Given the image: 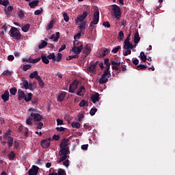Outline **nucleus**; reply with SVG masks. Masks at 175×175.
I'll use <instances>...</instances> for the list:
<instances>
[{
	"label": "nucleus",
	"mask_w": 175,
	"mask_h": 175,
	"mask_svg": "<svg viewBox=\"0 0 175 175\" xmlns=\"http://www.w3.org/2000/svg\"><path fill=\"white\" fill-rule=\"evenodd\" d=\"M70 153V149L69 148H60V150H59V156L61 157L59 159V160L57 161V163H61L62 161L68 159V154Z\"/></svg>",
	"instance_id": "f257e3e1"
},
{
	"label": "nucleus",
	"mask_w": 175,
	"mask_h": 175,
	"mask_svg": "<svg viewBox=\"0 0 175 175\" xmlns=\"http://www.w3.org/2000/svg\"><path fill=\"white\" fill-rule=\"evenodd\" d=\"M10 36L13 39L16 40H19L22 39V34L18 28L14 27V26H11V29L10 31Z\"/></svg>",
	"instance_id": "f03ea898"
},
{
	"label": "nucleus",
	"mask_w": 175,
	"mask_h": 175,
	"mask_svg": "<svg viewBox=\"0 0 175 175\" xmlns=\"http://www.w3.org/2000/svg\"><path fill=\"white\" fill-rule=\"evenodd\" d=\"M110 77H111L110 72H107V71L104 70L101 77L100 78L99 83H100V84L106 83L108 81L109 78Z\"/></svg>",
	"instance_id": "7ed1b4c3"
},
{
	"label": "nucleus",
	"mask_w": 175,
	"mask_h": 175,
	"mask_svg": "<svg viewBox=\"0 0 175 175\" xmlns=\"http://www.w3.org/2000/svg\"><path fill=\"white\" fill-rule=\"evenodd\" d=\"M112 10L113 11L115 17L118 20H120L122 16L120 7L117 5H112Z\"/></svg>",
	"instance_id": "20e7f679"
},
{
	"label": "nucleus",
	"mask_w": 175,
	"mask_h": 175,
	"mask_svg": "<svg viewBox=\"0 0 175 175\" xmlns=\"http://www.w3.org/2000/svg\"><path fill=\"white\" fill-rule=\"evenodd\" d=\"M40 145L44 148H48L50 147L51 145V138L42 139L40 142Z\"/></svg>",
	"instance_id": "39448f33"
},
{
	"label": "nucleus",
	"mask_w": 175,
	"mask_h": 175,
	"mask_svg": "<svg viewBox=\"0 0 175 175\" xmlns=\"http://www.w3.org/2000/svg\"><path fill=\"white\" fill-rule=\"evenodd\" d=\"M100 19V12L99 10H96L93 14V23H94V25L98 23Z\"/></svg>",
	"instance_id": "423d86ee"
},
{
	"label": "nucleus",
	"mask_w": 175,
	"mask_h": 175,
	"mask_svg": "<svg viewBox=\"0 0 175 175\" xmlns=\"http://www.w3.org/2000/svg\"><path fill=\"white\" fill-rule=\"evenodd\" d=\"M31 116L33 117V120L35 122H40L42 120H43V116L40 115V113H31Z\"/></svg>",
	"instance_id": "0eeeda50"
},
{
	"label": "nucleus",
	"mask_w": 175,
	"mask_h": 175,
	"mask_svg": "<svg viewBox=\"0 0 175 175\" xmlns=\"http://www.w3.org/2000/svg\"><path fill=\"white\" fill-rule=\"evenodd\" d=\"M83 49V45L80 44L77 47H72L71 51H73V53L77 55H79Z\"/></svg>",
	"instance_id": "6e6552de"
},
{
	"label": "nucleus",
	"mask_w": 175,
	"mask_h": 175,
	"mask_svg": "<svg viewBox=\"0 0 175 175\" xmlns=\"http://www.w3.org/2000/svg\"><path fill=\"white\" fill-rule=\"evenodd\" d=\"M91 53V46L89 44H86L84 48H83V53L85 54L84 58L88 56Z\"/></svg>",
	"instance_id": "1a4fd4ad"
},
{
	"label": "nucleus",
	"mask_w": 175,
	"mask_h": 175,
	"mask_svg": "<svg viewBox=\"0 0 175 175\" xmlns=\"http://www.w3.org/2000/svg\"><path fill=\"white\" fill-rule=\"evenodd\" d=\"M39 167L36 165H33L31 169L29 170V175H38Z\"/></svg>",
	"instance_id": "9d476101"
},
{
	"label": "nucleus",
	"mask_w": 175,
	"mask_h": 175,
	"mask_svg": "<svg viewBox=\"0 0 175 175\" xmlns=\"http://www.w3.org/2000/svg\"><path fill=\"white\" fill-rule=\"evenodd\" d=\"M69 142V139L64 138L62 140L61 143L59 144V148H69L68 146Z\"/></svg>",
	"instance_id": "9b49d317"
},
{
	"label": "nucleus",
	"mask_w": 175,
	"mask_h": 175,
	"mask_svg": "<svg viewBox=\"0 0 175 175\" xmlns=\"http://www.w3.org/2000/svg\"><path fill=\"white\" fill-rule=\"evenodd\" d=\"M9 95H10V94H9V91L8 90H5L4 92V94H3L1 95V99L3 100V103L8 102V100L10 99Z\"/></svg>",
	"instance_id": "f8f14e48"
},
{
	"label": "nucleus",
	"mask_w": 175,
	"mask_h": 175,
	"mask_svg": "<svg viewBox=\"0 0 175 175\" xmlns=\"http://www.w3.org/2000/svg\"><path fill=\"white\" fill-rule=\"evenodd\" d=\"M60 38V33L59 31H57V33L55 34H53L49 37V39L53 40L55 42H57L59 38Z\"/></svg>",
	"instance_id": "ddd939ff"
},
{
	"label": "nucleus",
	"mask_w": 175,
	"mask_h": 175,
	"mask_svg": "<svg viewBox=\"0 0 175 175\" xmlns=\"http://www.w3.org/2000/svg\"><path fill=\"white\" fill-rule=\"evenodd\" d=\"M66 92H62V93L57 97V102L62 103L66 96Z\"/></svg>",
	"instance_id": "4468645a"
},
{
	"label": "nucleus",
	"mask_w": 175,
	"mask_h": 175,
	"mask_svg": "<svg viewBox=\"0 0 175 175\" xmlns=\"http://www.w3.org/2000/svg\"><path fill=\"white\" fill-rule=\"evenodd\" d=\"M18 99L19 100H21L22 99H25V94L24 93V91L23 90H22L21 89H19L18 90Z\"/></svg>",
	"instance_id": "2eb2a0df"
},
{
	"label": "nucleus",
	"mask_w": 175,
	"mask_h": 175,
	"mask_svg": "<svg viewBox=\"0 0 175 175\" xmlns=\"http://www.w3.org/2000/svg\"><path fill=\"white\" fill-rule=\"evenodd\" d=\"M104 64L106 65V69L105 70V72H110V63H109V59L105 58L104 60Z\"/></svg>",
	"instance_id": "dca6fc26"
},
{
	"label": "nucleus",
	"mask_w": 175,
	"mask_h": 175,
	"mask_svg": "<svg viewBox=\"0 0 175 175\" xmlns=\"http://www.w3.org/2000/svg\"><path fill=\"white\" fill-rule=\"evenodd\" d=\"M87 70L92 73H95L96 71V67L94 66V64L92 63L90 66L88 68Z\"/></svg>",
	"instance_id": "f3484780"
},
{
	"label": "nucleus",
	"mask_w": 175,
	"mask_h": 175,
	"mask_svg": "<svg viewBox=\"0 0 175 175\" xmlns=\"http://www.w3.org/2000/svg\"><path fill=\"white\" fill-rule=\"evenodd\" d=\"M99 96L100 95L98 93L93 94V96L91 97V100H92L93 103L99 102Z\"/></svg>",
	"instance_id": "a211bd4d"
},
{
	"label": "nucleus",
	"mask_w": 175,
	"mask_h": 175,
	"mask_svg": "<svg viewBox=\"0 0 175 175\" xmlns=\"http://www.w3.org/2000/svg\"><path fill=\"white\" fill-rule=\"evenodd\" d=\"M77 88V84L75 83H72L69 86V92L75 93V90Z\"/></svg>",
	"instance_id": "6ab92c4d"
},
{
	"label": "nucleus",
	"mask_w": 175,
	"mask_h": 175,
	"mask_svg": "<svg viewBox=\"0 0 175 175\" xmlns=\"http://www.w3.org/2000/svg\"><path fill=\"white\" fill-rule=\"evenodd\" d=\"M85 86L82 85L79 89H78L77 92V95L78 96H83V94L81 93H85Z\"/></svg>",
	"instance_id": "aec40b11"
},
{
	"label": "nucleus",
	"mask_w": 175,
	"mask_h": 175,
	"mask_svg": "<svg viewBox=\"0 0 175 175\" xmlns=\"http://www.w3.org/2000/svg\"><path fill=\"white\" fill-rule=\"evenodd\" d=\"M38 3H39V1L36 0V1H33L31 2H29V5L30 6L31 9H33V8H36V7L38 5Z\"/></svg>",
	"instance_id": "412c9836"
},
{
	"label": "nucleus",
	"mask_w": 175,
	"mask_h": 175,
	"mask_svg": "<svg viewBox=\"0 0 175 175\" xmlns=\"http://www.w3.org/2000/svg\"><path fill=\"white\" fill-rule=\"evenodd\" d=\"M140 42V36L139 33V31H137V33L134 36V43L135 44H137Z\"/></svg>",
	"instance_id": "4be33fe9"
},
{
	"label": "nucleus",
	"mask_w": 175,
	"mask_h": 175,
	"mask_svg": "<svg viewBox=\"0 0 175 175\" xmlns=\"http://www.w3.org/2000/svg\"><path fill=\"white\" fill-rule=\"evenodd\" d=\"M123 48L124 49L129 50V49H133V44L130 42H127L126 44H124Z\"/></svg>",
	"instance_id": "5701e85b"
},
{
	"label": "nucleus",
	"mask_w": 175,
	"mask_h": 175,
	"mask_svg": "<svg viewBox=\"0 0 175 175\" xmlns=\"http://www.w3.org/2000/svg\"><path fill=\"white\" fill-rule=\"evenodd\" d=\"M29 77H30V79L35 78L36 80H38V78L40 77V75H38V71H34V72L30 73Z\"/></svg>",
	"instance_id": "b1692460"
},
{
	"label": "nucleus",
	"mask_w": 175,
	"mask_h": 175,
	"mask_svg": "<svg viewBox=\"0 0 175 175\" xmlns=\"http://www.w3.org/2000/svg\"><path fill=\"white\" fill-rule=\"evenodd\" d=\"M88 105L89 103L85 100H82L79 104V107H84V106H86V107H88Z\"/></svg>",
	"instance_id": "393cba45"
},
{
	"label": "nucleus",
	"mask_w": 175,
	"mask_h": 175,
	"mask_svg": "<svg viewBox=\"0 0 175 175\" xmlns=\"http://www.w3.org/2000/svg\"><path fill=\"white\" fill-rule=\"evenodd\" d=\"M14 143V138L12 137V136H8L7 144H8V147L11 148L12 147Z\"/></svg>",
	"instance_id": "a878e982"
},
{
	"label": "nucleus",
	"mask_w": 175,
	"mask_h": 175,
	"mask_svg": "<svg viewBox=\"0 0 175 175\" xmlns=\"http://www.w3.org/2000/svg\"><path fill=\"white\" fill-rule=\"evenodd\" d=\"M30 28V25L29 23L25 24L24 26H23V27L21 28L22 31L23 32H28L29 29Z\"/></svg>",
	"instance_id": "bb28decb"
},
{
	"label": "nucleus",
	"mask_w": 175,
	"mask_h": 175,
	"mask_svg": "<svg viewBox=\"0 0 175 175\" xmlns=\"http://www.w3.org/2000/svg\"><path fill=\"white\" fill-rule=\"evenodd\" d=\"M86 25H87V22L83 21L79 26V29H80L81 31H83L85 29Z\"/></svg>",
	"instance_id": "cd10ccee"
},
{
	"label": "nucleus",
	"mask_w": 175,
	"mask_h": 175,
	"mask_svg": "<svg viewBox=\"0 0 175 175\" xmlns=\"http://www.w3.org/2000/svg\"><path fill=\"white\" fill-rule=\"evenodd\" d=\"M53 26H54V22L53 20H51L46 27V31H49L50 29H52Z\"/></svg>",
	"instance_id": "c85d7f7f"
},
{
	"label": "nucleus",
	"mask_w": 175,
	"mask_h": 175,
	"mask_svg": "<svg viewBox=\"0 0 175 175\" xmlns=\"http://www.w3.org/2000/svg\"><path fill=\"white\" fill-rule=\"evenodd\" d=\"M62 59V53H58L57 55V57L55 56V62H60Z\"/></svg>",
	"instance_id": "c756f323"
},
{
	"label": "nucleus",
	"mask_w": 175,
	"mask_h": 175,
	"mask_svg": "<svg viewBox=\"0 0 175 175\" xmlns=\"http://www.w3.org/2000/svg\"><path fill=\"white\" fill-rule=\"evenodd\" d=\"M38 83L39 84V86L41 88H43L44 87V83L43 82V80L42 79V78L40 77H38Z\"/></svg>",
	"instance_id": "7c9ffc66"
},
{
	"label": "nucleus",
	"mask_w": 175,
	"mask_h": 175,
	"mask_svg": "<svg viewBox=\"0 0 175 175\" xmlns=\"http://www.w3.org/2000/svg\"><path fill=\"white\" fill-rule=\"evenodd\" d=\"M33 94L31 93H29L27 94V96H25V100L26 103L30 102V100L32 99Z\"/></svg>",
	"instance_id": "2f4dec72"
},
{
	"label": "nucleus",
	"mask_w": 175,
	"mask_h": 175,
	"mask_svg": "<svg viewBox=\"0 0 175 175\" xmlns=\"http://www.w3.org/2000/svg\"><path fill=\"white\" fill-rule=\"evenodd\" d=\"M136 70H146L147 69V66H145L144 64H139L136 68Z\"/></svg>",
	"instance_id": "473e14b6"
},
{
	"label": "nucleus",
	"mask_w": 175,
	"mask_h": 175,
	"mask_svg": "<svg viewBox=\"0 0 175 175\" xmlns=\"http://www.w3.org/2000/svg\"><path fill=\"white\" fill-rule=\"evenodd\" d=\"M140 59L144 62H145L147 60V56L145 55L144 52L143 51L140 53Z\"/></svg>",
	"instance_id": "72a5a7b5"
},
{
	"label": "nucleus",
	"mask_w": 175,
	"mask_h": 175,
	"mask_svg": "<svg viewBox=\"0 0 175 175\" xmlns=\"http://www.w3.org/2000/svg\"><path fill=\"white\" fill-rule=\"evenodd\" d=\"M46 46H47V42L44 40L41 42V44H39L38 49H42L44 48H45Z\"/></svg>",
	"instance_id": "f704fd0d"
},
{
	"label": "nucleus",
	"mask_w": 175,
	"mask_h": 175,
	"mask_svg": "<svg viewBox=\"0 0 175 175\" xmlns=\"http://www.w3.org/2000/svg\"><path fill=\"white\" fill-rule=\"evenodd\" d=\"M71 126L73 128H77V129H79V128L81 127V124L77 122H72Z\"/></svg>",
	"instance_id": "c9c22d12"
},
{
	"label": "nucleus",
	"mask_w": 175,
	"mask_h": 175,
	"mask_svg": "<svg viewBox=\"0 0 175 175\" xmlns=\"http://www.w3.org/2000/svg\"><path fill=\"white\" fill-rule=\"evenodd\" d=\"M81 44H83L81 42L77 40L73 41V47H79Z\"/></svg>",
	"instance_id": "e433bc0d"
},
{
	"label": "nucleus",
	"mask_w": 175,
	"mask_h": 175,
	"mask_svg": "<svg viewBox=\"0 0 175 175\" xmlns=\"http://www.w3.org/2000/svg\"><path fill=\"white\" fill-rule=\"evenodd\" d=\"M16 157V153L14 151H11L10 153L8 154V159L10 160H14V158Z\"/></svg>",
	"instance_id": "4c0bfd02"
},
{
	"label": "nucleus",
	"mask_w": 175,
	"mask_h": 175,
	"mask_svg": "<svg viewBox=\"0 0 175 175\" xmlns=\"http://www.w3.org/2000/svg\"><path fill=\"white\" fill-rule=\"evenodd\" d=\"M41 60V57H37L36 59L31 58L30 64H38Z\"/></svg>",
	"instance_id": "58836bf2"
},
{
	"label": "nucleus",
	"mask_w": 175,
	"mask_h": 175,
	"mask_svg": "<svg viewBox=\"0 0 175 175\" xmlns=\"http://www.w3.org/2000/svg\"><path fill=\"white\" fill-rule=\"evenodd\" d=\"M41 59H42V61L44 62V64H49V58H47L46 56L42 55Z\"/></svg>",
	"instance_id": "ea45409f"
},
{
	"label": "nucleus",
	"mask_w": 175,
	"mask_h": 175,
	"mask_svg": "<svg viewBox=\"0 0 175 175\" xmlns=\"http://www.w3.org/2000/svg\"><path fill=\"white\" fill-rule=\"evenodd\" d=\"M49 59H52L54 62L55 61V53H49V55L47 57Z\"/></svg>",
	"instance_id": "a19ab883"
},
{
	"label": "nucleus",
	"mask_w": 175,
	"mask_h": 175,
	"mask_svg": "<svg viewBox=\"0 0 175 175\" xmlns=\"http://www.w3.org/2000/svg\"><path fill=\"white\" fill-rule=\"evenodd\" d=\"M3 76H5V77L12 76V72L9 71V70H5L3 72Z\"/></svg>",
	"instance_id": "79ce46f5"
},
{
	"label": "nucleus",
	"mask_w": 175,
	"mask_h": 175,
	"mask_svg": "<svg viewBox=\"0 0 175 175\" xmlns=\"http://www.w3.org/2000/svg\"><path fill=\"white\" fill-rule=\"evenodd\" d=\"M66 173V171L64 169L59 168L58 172L56 173V175H64Z\"/></svg>",
	"instance_id": "37998d69"
},
{
	"label": "nucleus",
	"mask_w": 175,
	"mask_h": 175,
	"mask_svg": "<svg viewBox=\"0 0 175 175\" xmlns=\"http://www.w3.org/2000/svg\"><path fill=\"white\" fill-rule=\"evenodd\" d=\"M0 5H3V6H8L9 5V1L8 0H0Z\"/></svg>",
	"instance_id": "c03bdc74"
},
{
	"label": "nucleus",
	"mask_w": 175,
	"mask_h": 175,
	"mask_svg": "<svg viewBox=\"0 0 175 175\" xmlns=\"http://www.w3.org/2000/svg\"><path fill=\"white\" fill-rule=\"evenodd\" d=\"M31 68V64H25L23 66V70L25 72H27L28 70H29Z\"/></svg>",
	"instance_id": "a18cd8bd"
},
{
	"label": "nucleus",
	"mask_w": 175,
	"mask_h": 175,
	"mask_svg": "<svg viewBox=\"0 0 175 175\" xmlns=\"http://www.w3.org/2000/svg\"><path fill=\"white\" fill-rule=\"evenodd\" d=\"M121 49V46H118L116 47H115L112 51L111 53L113 54H116L117 53H118V51Z\"/></svg>",
	"instance_id": "49530a36"
},
{
	"label": "nucleus",
	"mask_w": 175,
	"mask_h": 175,
	"mask_svg": "<svg viewBox=\"0 0 175 175\" xmlns=\"http://www.w3.org/2000/svg\"><path fill=\"white\" fill-rule=\"evenodd\" d=\"M79 58V55L75 54V55H70L68 57H66V60H71L73 59H78Z\"/></svg>",
	"instance_id": "de8ad7c7"
},
{
	"label": "nucleus",
	"mask_w": 175,
	"mask_h": 175,
	"mask_svg": "<svg viewBox=\"0 0 175 175\" xmlns=\"http://www.w3.org/2000/svg\"><path fill=\"white\" fill-rule=\"evenodd\" d=\"M84 21L85 19L83 18V15H79L76 20V23H77L78 22L83 23L84 22Z\"/></svg>",
	"instance_id": "09e8293b"
},
{
	"label": "nucleus",
	"mask_w": 175,
	"mask_h": 175,
	"mask_svg": "<svg viewBox=\"0 0 175 175\" xmlns=\"http://www.w3.org/2000/svg\"><path fill=\"white\" fill-rule=\"evenodd\" d=\"M124 38V33L123 31H120L118 33V39L120 40H123Z\"/></svg>",
	"instance_id": "8fccbe9b"
},
{
	"label": "nucleus",
	"mask_w": 175,
	"mask_h": 175,
	"mask_svg": "<svg viewBox=\"0 0 175 175\" xmlns=\"http://www.w3.org/2000/svg\"><path fill=\"white\" fill-rule=\"evenodd\" d=\"M42 12H43V9L40 8L39 10L35 11L34 14L38 16V15L42 14Z\"/></svg>",
	"instance_id": "3c124183"
},
{
	"label": "nucleus",
	"mask_w": 175,
	"mask_h": 175,
	"mask_svg": "<svg viewBox=\"0 0 175 175\" xmlns=\"http://www.w3.org/2000/svg\"><path fill=\"white\" fill-rule=\"evenodd\" d=\"M23 86L24 87V88L25 90H28L29 83H28V81L27 80H24L23 81Z\"/></svg>",
	"instance_id": "603ef678"
},
{
	"label": "nucleus",
	"mask_w": 175,
	"mask_h": 175,
	"mask_svg": "<svg viewBox=\"0 0 175 175\" xmlns=\"http://www.w3.org/2000/svg\"><path fill=\"white\" fill-rule=\"evenodd\" d=\"M10 92L12 95H16L17 93V89L14 88L10 90Z\"/></svg>",
	"instance_id": "864d4df0"
},
{
	"label": "nucleus",
	"mask_w": 175,
	"mask_h": 175,
	"mask_svg": "<svg viewBox=\"0 0 175 175\" xmlns=\"http://www.w3.org/2000/svg\"><path fill=\"white\" fill-rule=\"evenodd\" d=\"M64 21L68 23L69 21V16L67 13L64 12L63 14Z\"/></svg>",
	"instance_id": "5fc2aeb1"
},
{
	"label": "nucleus",
	"mask_w": 175,
	"mask_h": 175,
	"mask_svg": "<svg viewBox=\"0 0 175 175\" xmlns=\"http://www.w3.org/2000/svg\"><path fill=\"white\" fill-rule=\"evenodd\" d=\"M96 111H97L96 108H92V109L90 111V114L92 116H94L96 113Z\"/></svg>",
	"instance_id": "6e6d98bb"
},
{
	"label": "nucleus",
	"mask_w": 175,
	"mask_h": 175,
	"mask_svg": "<svg viewBox=\"0 0 175 175\" xmlns=\"http://www.w3.org/2000/svg\"><path fill=\"white\" fill-rule=\"evenodd\" d=\"M111 65L113 66H120V62H118V61H117V62H116V61H111Z\"/></svg>",
	"instance_id": "4d7b16f0"
},
{
	"label": "nucleus",
	"mask_w": 175,
	"mask_h": 175,
	"mask_svg": "<svg viewBox=\"0 0 175 175\" xmlns=\"http://www.w3.org/2000/svg\"><path fill=\"white\" fill-rule=\"evenodd\" d=\"M32 120H33V118H31L30 117L27 118L26 119V124H27V125H32Z\"/></svg>",
	"instance_id": "13d9d810"
},
{
	"label": "nucleus",
	"mask_w": 175,
	"mask_h": 175,
	"mask_svg": "<svg viewBox=\"0 0 175 175\" xmlns=\"http://www.w3.org/2000/svg\"><path fill=\"white\" fill-rule=\"evenodd\" d=\"M109 51H110V50H109V49H107V48H106L105 50H103V53H102L103 57H105V56H106L107 54H109Z\"/></svg>",
	"instance_id": "bf43d9fd"
},
{
	"label": "nucleus",
	"mask_w": 175,
	"mask_h": 175,
	"mask_svg": "<svg viewBox=\"0 0 175 175\" xmlns=\"http://www.w3.org/2000/svg\"><path fill=\"white\" fill-rule=\"evenodd\" d=\"M131 33H129L127 37H126V39L124 41V44H125L126 43H129L130 42V40H131Z\"/></svg>",
	"instance_id": "052dcab7"
},
{
	"label": "nucleus",
	"mask_w": 175,
	"mask_h": 175,
	"mask_svg": "<svg viewBox=\"0 0 175 175\" xmlns=\"http://www.w3.org/2000/svg\"><path fill=\"white\" fill-rule=\"evenodd\" d=\"M103 26L107 27V28H110L111 25H110V23L108 22L107 21L106 22H103Z\"/></svg>",
	"instance_id": "680f3d73"
},
{
	"label": "nucleus",
	"mask_w": 175,
	"mask_h": 175,
	"mask_svg": "<svg viewBox=\"0 0 175 175\" xmlns=\"http://www.w3.org/2000/svg\"><path fill=\"white\" fill-rule=\"evenodd\" d=\"M57 131L58 132H65L66 129L64 128V127H57L56 128Z\"/></svg>",
	"instance_id": "e2e57ef3"
},
{
	"label": "nucleus",
	"mask_w": 175,
	"mask_h": 175,
	"mask_svg": "<svg viewBox=\"0 0 175 175\" xmlns=\"http://www.w3.org/2000/svg\"><path fill=\"white\" fill-rule=\"evenodd\" d=\"M57 126L64 125V122H63L62 119L57 118Z\"/></svg>",
	"instance_id": "0e129e2a"
},
{
	"label": "nucleus",
	"mask_w": 175,
	"mask_h": 175,
	"mask_svg": "<svg viewBox=\"0 0 175 175\" xmlns=\"http://www.w3.org/2000/svg\"><path fill=\"white\" fill-rule=\"evenodd\" d=\"M37 125H38L37 126L38 129L41 130L42 126H43V125H44V124H43L42 122H40L39 121V122L37 124Z\"/></svg>",
	"instance_id": "69168bd1"
},
{
	"label": "nucleus",
	"mask_w": 175,
	"mask_h": 175,
	"mask_svg": "<svg viewBox=\"0 0 175 175\" xmlns=\"http://www.w3.org/2000/svg\"><path fill=\"white\" fill-rule=\"evenodd\" d=\"M127 51L123 52V55L124 56H127L129 55H131V51L129 50V49H126Z\"/></svg>",
	"instance_id": "338daca9"
},
{
	"label": "nucleus",
	"mask_w": 175,
	"mask_h": 175,
	"mask_svg": "<svg viewBox=\"0 0 175 175\" xmlns=\"http://www.w3.org/2000/svg\"><path fill=\"white\" fill-rule=\"evenodd\" d=\"M63 164L65 167H68L69 166V160L68 159L67 160V159H66V160H64Z\"/></svg>",
	"instance_id": "774afa93"
}]
</instances>
